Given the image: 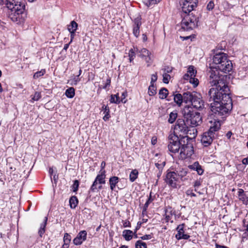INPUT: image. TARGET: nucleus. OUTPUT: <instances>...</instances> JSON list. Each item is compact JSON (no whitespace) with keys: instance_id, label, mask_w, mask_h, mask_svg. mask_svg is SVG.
<instances>
[{"instance_id":"6e6552de","label":"nucleus","mask_w":248,"mask_h":248,"mask_svg":"<svg viewBox=\"0 0 248 248\" xmlns=\"http://www.w3.org/2000/svg\"><path fill=\"white\" fill-rule=\"evenodd\" d=\"M184 136L183 135L178 136L173 134H170L168 137L169 140V143L168 145L169 151L172 153H178L180 151Z\"/></svg>"},{"instance_id":"58836bf2","label":"nucleus","mask_w":248,"mask_h":248,"mask_svg":"<svg viewBox=\"0 0 248 248\" xmlns=\"http://www.w3.org/2000/svg\"><path fill=\"white\" fill-rule=\"evenodd\" d=\"M79 185V182L78 180H75L74 181V183L71 186L73 192H77L78 189Z\"/></svg>"},{"instance_id":"b1692460","label":"nucleus","mask_w":248,"mask_h":248,"mask_svg":"<svg viewBox=\"0 0 248 248\" xmlns=\"http://www.w3.org/2000/svg\"><path fill=\"white\" fill-rule=\"evenodd\" d=\"M78 199L76 196H72L69 199V205L70 208L75 209L78 205Z\"/></svg>"},{"instance_id":"423d86ee","label":"nucleus","mask_w":248,"mask_h":248,"mask_svg":"<svg viewBox=\"0 0 248 248\" xmlns=\"http://www.w3.org/2000/svg\"><path fill=\"white\" fill-rule=\"evenodd\" d=\"M183 139L180 151V157L182 159H185L191 157L194 153L193 140L188 136H184Z\"/></svg>"},{"instance_id":"1a4fd4ad","label":"nucleus","mask_w":248,"mask_h":248,"mask_svg":"<svg viewBox=\"0 0 248 248\" xmlns=\"http://www.w3.org/2000/svg\"><path fill=\"white\" fill-rule=\"evenodd\" d=\"M188 125L189 124H187L186 120L178 119L174 125V132L172 134L178 136H187L188 132Z\"/></svg>"},{"instance_id":"de8ad7c7","label":"nucleus","mask_w":248,"mask_h":248,"mask_svg":"<svg viewBox=\"0 0 248 248\" xmlns=\"http://www.w3.org/2000/svg\"><path fill=\"white\" fill-rule=\"evenodd\" d=\"M165 164H166L165 162H162V163H161V164H159V163H155V167H156V168H158V170H163V169L164 167V166H165Z\"/></svg>"},{"instance_id":"2eb2a0df","label":"nucleus","mask_w":248,"mask_h":248,"mask_svg":"<svg viewBox=\"0 0 248 248\" xmlns=\"http://www.w3.org/2000/svg\"><path fill=\"white\" fill-rule=\"evenodd\" d=\"M6 6L9 10L14 9V7H19V5H25L24 2L18 1V0H6Z\"/></svg>"},{"instance_id":"3c124183","label":"nucleus","mask_w":248,"mask_h":248,"mask_svg":"<svg viewBox=\"0 0 248 248\" xmlns=\"http://www.w3.org/2000/svg\"><path fill=\"white\" fill-rule=\"evenodd\" d=\"M153 234L152 233H151V234H149L144 235L143 236H141L140 238L141 240H148V239H151L153 237Z\"/></svg>"},{"instance_id":"864d4df0","label":"nucleus","mask_w":248,"mask_h":248,"mask_svg":"<svg viewBox=\"0 0 248 248\" xmlns=\"http://www.w3.org/2000/svg\"><path fill=\"white\" fill-rule=\"evenodd\" d=\"M186 194L187 196L196 197V195L193 192L192 189H188L186 191Z\"/></svg>"},{"instance_id":"c03bdc74","label":"nucleus","mask_w":248,"mask_h":248,"mask_svg":"<svg viewBox=\"0 0 248 248\" xmlns=\"http://www.w3.org/2000/svg\"><path fill=\"white\" fill-rule=\"evenodd\" d=\"M98 181H96V178L95 179L94 181H93L92 185L91 186V188L90 189V191H91L92 192H93L95 191V190L97 189L96 187V185L97 184Z\"/></svg>"},{"instance_id":"a19ab883","label":"nucleus","mask_w":248,"mask_h":248,"mask_svg":"<svg viewBox=\"0 0 248 248\" xmlns=\"http://www.w3.org/2000/svg\"><path fill=\"white\" fill-rule=\"evenodd\" d=\"M189 82L192 83L194 87H196L199 84V80L197 78H195V77H190L189 79Z\"/></svg>"},{"instance_id":"f3484780","label":"nucleus","mask_w":248,"mask_h":248,"mask_svg":"<svg viewBox=\"0 0 248 248\" xmlns=\"http://www.w3.org/2000/svg\"><path fill=\"white\" fill-rule=\"evenodd\" d=\"M238 196L239 200L241 201L243 204L246 205L248 204V197L243 189L240 188L238 189Z\"/></svg>"},{"instance_id":"4d7b16f0","label":"nucleus","mask_w":248,"mask_h":248,"mask_svg":"<svg viewBox=\"0 0 248 248\" xmlns=\"http://www.w3.org/2000/svg\"><path fill=\"white\" fill-rule=\"evenodd\" d=\"M127 96V93L126 91H125V92H124L123 93H122V96H121V101L122 102L124 103H126V100L125 101H124V100L126 98V97Z\"/></svg>"},{"instance_id":"f03ea898","label":"nucleus","mask_w":248,"mask_h":248,"mask_svg":"<svg viewBox=\"0 0 248 248\" xmlns=\"http://www.w3.org/2000/svg\"><path fill=\"white\" fill-rule=\"evenodd\" d=\"M198 0H182L180 2L182 12L181 16L182 20L181 23V29L184 31H191L197 27L199 17L190 13L197 7Z\"/></svg>"},{"instance_id":"a878e982","label":"nucleus","mask_w":248,"mask_h":248,"mask_svg":"<svg viewBox=\"0 0 248 248\" xmlns=\"http://www.w3.org/2000/svg\"><path fill=\"white\" fill-rule=\"evenodd\" d=\"M66 96L69 98H72L75 95V90L73 87H70L66 89L65 92Z\"/></svg>"},{"instance_id":"9b49d317","label":"nucleus","mask_w":248,"mask_h":248,"mask_svg":"<svg viewBox=\"0 0 248 248\" xmlns=\"http://www.w3.org/2000/svg\"><path fill=\"white\" fill-rule=\"evenodd\" d=\"M185 226V223H182L179 225L176 229L177 233L175 235V238L178 240L181 239L187 240L190 237L188 234L184 233V229Z\"/></svg>"},{"instance_id":"5701e85b","label":"nucleus","mask_w":248,"mask_h":248,"mask_svg":"<svg viewBox=\"0 0 248 248\" xmlns=\"http://www.w3.org/2000/svg\"><path fill=\"white\" fill-rule=\"evenodd\" d=\"M169 94L168 90L166 88H162L158 93L159 98L161 99L167 98Z\"/></svg>"},{"instance_id":"20e7f679","label":"nucleus","mask_w":248,"mask_h":248,"mask_svg":"<svg viewBox=\"0 0 248 248\" xmlns=\"http://www.w3.org/2000/svg\"><path fill=\"white\" fill-rule=\"evenodd\" d=\"M182 113L187 123L192 127L197 126L202 123V117L199 112L193 110L190 105H186L182 110Z\"/></svg>"},{"instance_id":"8fccbe9b","label":"nucleus","mask_w":248,"mask_h":248,"mask_svg":"<svg viewBox=\"0 0 248 248\" xmlns=\"http://www.w3.org/2000/svg\"><path fill=\"white\" fill-rule=\"evenodd\" d=\"M202 180L201 179L196 180L193 184L194 187L195 188L199 187L202 185Z\"/></svg>"},{"instance_id":"ddd939ff","label":"nucleus","mask_w":248,"mask_h":248,"mask_svg":"<svg viewBox=\"0 0 248 248\" xmlns=\"http://www.w3.org/2000/svg\"><path fill=\"white\" fill-rule=\"evenodd\" d=\"M87 233L85 230L80 231L73 239V243L76 246L80 245L87 238Z\"/></svg>"},{"instance_id":"052dcab7","label":"nucleus","mask_w":248,"mask_h":248,"mask_svg":"<svg viewBox=\"0 0 248 248\" xmlns=\"http://www.w3.org/2000/svg\"><path fill=\"white\" fill-rule=\"evenodd\" d=\"M152 192L151 191L150 193V196L147 200V202H148L149 203H151L154 200V198H152Z\"/></svg>"},{"instance_id":"cd10ccee","label":"nucleus","mask_w":248,"mask_h":248,"mask_svg":"<svg viewBox=\"0 0 248 248\" xmlns=\"http://www.w3.org/2000/svg\"><path fill=\"white\" fill-rule=\"evenodd\" d=\"M139 172L137 170L135 169L132 170L130 173L129 180L131 182H134L138 177Z\"/></svg>"},{"instance_id":"bf43d9fd","label":"nucleus","mask_w":248,"mask_h":248,"mask_svg":"<svg viewBox=\"0 0 248 248\" xmlns=\"http://www.w3.org/2000/svg\"><path fill=\"white\" fill-rule=\"evenodd\" d=\"M70 33V42H72L73 41V40L74 39L75 36V31H69Z\"/></svg>"},{"instance_id":"0eeeda50","label":"nucleus","mask_w":248,"mask_h":248,"mask_svg":"<svg viewBox=\"0 0 248 248\" xmlns=\"http://www.w3.org/2000/svg\"><path fill=\"white\" fill-rule=\"evenodd\" d=\"M185 101L187 103H190L193 108H195L199 110H202L204 107V102L200 93L196 92H190L185 95Z\"/></svg>"},{"instance_id":"72a5a7b5","label":"nucleus","mask_w":248,"mask_h":248,"mask_svg":"<svg viewBox=\"0 0 248 248\" xmlns=\"http://www.w3.org/2000/svg\"><path fill=\"white\" fill-rule=\"evenodd\" d=\"M187 73L189 74L190 77H195L197 74V71L195 69V67L193 65L189 66L187 70Z\"/></svg>"},{"instance_id":"e2e57ef3","label":"nucleus","mask_w":248,"mask_h":248,"mask_svg":"<svg viewBox=\"0 0 248 248\" xmlns=\"http://www.w3.org/2000/svg\"><path fill=\"white\" fill-rule=\"evenodd\" d=\"M141 226V223H140V221H139L138 223H137V226L136 227L134 231L135 232H137L140 228Z\"/></svg>"},{"instance_id":"4468645a","label":"nucleus","mask_w":248,"mask_h":248,"mask_svg":"<svg viewBox=\"0 0 248 248\" xmlns=\"http://www.w3.org/2000/svg\"><path fill=\"white\" fill-rule=\"evenodd\" d=\"M175 172L177 174V176L179 180H181L182 182H184L186 180H188V177H187V174L188 172V170L186 168H180L177 170H175Z\"/></svg>"},{"instance_id":"ea45409f","label":"nucleus","mask_w":248,"mask_h":248,"mask_svg":"<svg viewBox=\"0 0 248 248\" xmlns=\"http://www.w3.org/2000/svg\"><path fill=\"white\" fill-rule=\"evenodd\" d=\"M170 78V76L167 73H164L163 74V82L164 83H169V80Z\"/></svg>"},{"instance_id":"a18cd8bd","label":"nucleus","mask_w":248,"mask_h":248,"mask_svg":"<svg viewBox=\"0 0 248 248\" xmlns=\"http://www.w3.org/2000/svg\"><path fill=\"white\" fill-rule=\"evenodd\" d=\"M215 6L214 2L213 0H211L209 2V3L207 4L206 8L207 10L208 11H211L212 10Z\"/></svg>"},{"instance_id":"6e6d98bb","label":"nucleus","mask_w":248,"mask_h":248,"mask_svg":"<svg viewBox=\"0 0 248 248\" xmlns=\"http://www.w3.org/2000/svg\"><path fill=\"white\" fill-rule=\"evenodd\" d=\"M111 83V79L110 78H107L106 80V83L104 84V85L103 86L102 88L106 89L107 88L110 86Z\"/></svg>"},{"instance_id":"79ce46f5","label":"nucleus","mask_w":248,"mask_h":248,"mask_svg":"<svg viewBox=\"0 0 248 248\" xmlns=\"http://www.w3.org/2000/svg\"><path fill=\"white\" fill-rule=\"evenodd\" d=\"M41 93L40 92H36L31 98V99L33 101H38L41 98Z\"/></svg>"},{"instance_id":"69168bd1","label":"nucleus","mask_w":248,"mask_h":248,"mask_svg":"<svg viewBox=\"0 0 248 248\" xmlns=\"http://www.w3.org/2000/svg\"><path fill=\"white\" fill-rule=\"evenodd\" d=\"M242 163L243 164L247 165H248V156L246 158H244L242 160Z\"/></svg>"},{"instance_id":"338daca9","label":"nucleus","mask_w":248,"mask_h":248,"mask_svg":"<svg viewBox=\"0 0 248 248\" xmlns=\"http://www.w3.org/2000/svg\"><path fill=\"white\" fill-rule=\"evenodd\" d=\"M149 204H150V203L146 201L145 203L144 204V206H143V208H142V209H144V212L147 211V208H148V206H149Z\"/></svg>"},{"instance_id":"f257e3e1","label":"nucleus","mask_w":248,"mask_h":248,"mask_svg":"<svg viewBox=\"0 0 248 248\" xmlns=\"http://www.w3.org/2000/svg\"><path fill=\"white\" fill-rule=\"evenodd\" d=\"M210 78L213 79L210 82L215 87L211 88L207 93L213 121H210L209 130L203 134L201 141L204 147H208L214 139L217 138V132L220 129L221 120L230 114L232 108V101L231 91L224 77L218 76L215 71H212Z\"/></svg>"},{"instance_id":"e433bc0d","label":"nucleus","mask_w":248,"mask_h":248,"mask_svg":"<svg viewBox=\"0 0 248 248\" xmlns=\"http://www.w3.org/2000/svg\"><path fill=\"white\" fill-rule=\"evenodd\" d=\"M136 248H147L146 243L141 240H138L135 243Z\"/></svg>"},{"instance_id":"4c0bfd02","label":"nucleus","mask_w":248,"mask_h":248,"mask_svg":"<svg viewBox=\"0 0 248 248\" xmlns=\"http://www.w3.org/2000/svg\"><path fill=\"white\" fill-rule=\"evenodd\" d=\"M63 242L65 243V245H69V244L71 240V235L68 233H65L64 236H63Z\"/></svg>"},{"instance_id":"aec40b11","label":"nucleus","mask_w":248,"mask_h":248,"mask_svg":"<svg viewBox=\"0 0 248 248\" xmlns=\"http://www.w3.org/2000/svg\"><path fill=\"white\" fill-rule=\"evenodd\" d=\"M47 219V217H45L43 222L40 225V227L38 231V234L41 237H42L43 235L45 232Z\"/></svg>"},{"instance_id":"5fc2aeb1","label":"nucleus","mask_w":248,"mask_h":248,"mask_svg":"<svg viewBox=\"0 0 248 248\" xmlns=\"http://www.w3.org/2000/svg\"><path fill=\"white\" fill-rule=\"evenodd\" d=\"M163 70L164 71V73H170L172 72V68L171 67H169L168 66H166L163 69Z\"/></svg>"},{"instance_id":"bb28decb","label":"nucleus","mask_w":248,"mask_h":248,"mask_svg":"<svg viewBox=\"0 0 248 248\" xmlns=\"http://www.w3.org/2000/svg\"><path fill=\"white\" fill-rule=\"evenodd\" d=\"M138 53H139V56L144 59L146 56L151 55V53L146 48H143L140 50L139 49Z\"/></svg>"},{"instance_id":"c85d7f7f","label":"nucleus","mask_w":248,"mask_h":248,"mask_svg":"<svg viewBox=\"0 0 248 248\" xmlns=\"http://www.w3.org/2000/svg\"><path fill=\"white\" fill-rule=\"evenodd\" d=\"M178 116L177 112L176 111H173L170 113L169 115V118L168 119V122L170 124H173L177 119Z\"/></svg>"},{"instance_id":"603ef678","label":"nucleus","mask_w":248,"mask_h":248,"mask_svg":"<svg viewBox=\"0 0 248 248\" xmlns=\"http://www.w3.org/2000/svg\"><path fill=\"white\" fill-rule=\"evenodd\" d=\"M110 102L111 103H115L117 104H119L120 103L118 99H115L114 95L113 94H111L110 96Z\"/></svg>"},{"instance_id":"09e8293b","label":"nucleus","mask_w":248,"mask_h":248,"mask_svg":"<svg viewBox=\"0 0 248 248\" xmlns=\"http://www.w3.org/2000/svg\"><path fill=\"white\" fill-rule=\"evenodd\" d=\"M144 60L145 61L146 63H147V66H150L151 64L152 63V60L151 59L150 55H148V56H146Z\"/></svg>"},{"instance_id":"6ab92c4d","label":"nucleus","mask_w":248,"mask_h":248,"mask_svg":"<svg viewBox=\"0 0 248 248\" xmlns=\"http://www.w3.org/2000/svg\"><path fill=\"white\" fill-rule=\"evenodd\" d=\"M101 110L103 111V113L105 114V115L103 118V120L105 122L108 121L110 117V115L109 114L110 110L108 106L104 104L103 105Z\"/></svg>"},{"instance_id":"f8f14e48","label":"nucleus","mask_w":248,"mask_h":248,"mask_svg":"<svg viewBox=\"0 0 248 248\" xmlns=\"http://www.w3.org/2000/svg\"><path fill=\"white\" fill-rule=\"evenodd\" d=\"M189 92H184L183 94L178 93L177 91L173 92V100L174 102L179 106L180 107L183 102L187 104V102L185 101V95L188 93Z\"/></svg>"},{"instance_id":"412c9836","label":"nucleus","mask_w":248,"mask_h":248,"mask_svg":"<svg viewBox=\"0 0 248 248\" xmlns=\"http://www.w3.org/2000/svg\"><path fill=\"white\" fill-rule=\"evenodd\" d=\"M119 178L117 176H112L109 178V183L110 185V188L111 190H113L115 188L117 184L119 181Z\"/></svg>"},{"instance_id":"680f3d73","label":"nucleus","mask_w":248,"mask_h":248,"mask_svg":"<svg viewBox=\"0 0 248 248\" xmlns=\"http://www.w3.org/2000/svg\"><path fill=\"white\" fill-rule=\"evenodd\" d=\"M80 79L78 77H77V76L73 78V81H74L73 84L77 85V83L80 81Z\"/></svg>"},{"instance_id":"9d476101","label":"nucleus","mask_w":248,"mask_h":248,"mask_svg":"<svg viewBox=\"0 0 248 248\" xmlns=\"http://www.w3.org/2000/svg\"><path fill=\"white\" fill-rule=\"evenodd\" d=\"M175 171L168 170L166 171V176L164 180L170 186L173 188H177V182L179 180Z\"/></svg>"},{"instance_id":"39448f33","label":"nucleus","mask_w":248,"mask_h":248,"mask_svg":"<svg viewBox=\"0 0 248 248\" xmlns=\"http://www.w3.org/2000/svg\"><path fill=\"white\" fill-rule=\"evenodd\" d=\"M14 7V9L9 10L8 12V17L14 22L17 24H23L27 16V11L26 10V5H19Z\"/></svg>"},{"instance_id":"393cba45","label":"nucleus","mask_w":248,"mask_h":248,"mask_svg":"<svg viewBox=\"0 0 248 248\" xmlns=\"http://www.w3.org/2000/svg\"><path fill=\"white\" fill-rule=\"evenodd\" d=\"M106 171L104 170L101 174H98L96 177V181H98L100 184H104L105 183V174Z\"/></svg>"},{"instance_id":"f704fd0d","label":"nucleus","mask_w":248,"mask_h":248,"mask_svg":"<svg viewBox=\"0 0 248 248\" xmlns=\"http://www.w3.org/2000/svg\"><path fill=\"white\" fill-rule=\"evenodd\" d=\"M46 72L45 69H42L39 71L35 72L33 76L34 79H37L43 76H44Z\"/></svg>"},{"instance_id":"7ed1b4c3","label":"nucleus","mask_w":248,"mask_h":248,"mask_svg":"<svg viewBox=\"0 0 248 248\" xmlns=\"http://www.w3.org/2000/svg\"><path fill=\"white\" fill-rule=\"evenodd\" d=\"M215 53L213 58V63L217 66L215 68L225 73H227L232 71V64L231 61L228 59V56L227 54L219 52Z\"/></svg>"},{"instance_id":"0e129e2a","label":"nucleus","mask_w":248,"mask_h":248,"mask_svg":"<svg viewBox=\"0 0 248 248\" xmlns=\"http://www.w3.org/2000/svg\"><path fill=\"white\" fill-rule=\"evenodd\" d=\"M190 78V76L188 73L185 74L183 76V78L184 80H189Z\"/></svg>"},{"instance_id":"49530a36","label":"nucleus","mask_w":248,"mask_h":248,"mask_svg":"<svg viewBox=\"0 0 248 248\" xmlns=\"http://www.w3.org/2000/svg\"><path fill=\"white\" fill-rule=\"evenodd\" d=\"M157 79V73H155L154 74H152L151 76V84H155V83Z\"/></svg>"},{"instance_id":"13d9d810","label":"nucleus","mask_w":248,"mask_h":248,"mask_svg":"<svg viewBox=\"0 0 248 248\" xmlns=\"http://www.w3.org/2000/svg\"><path fill=\"white\" fill-rule=\"evenodd\" d=\"M123 222L124 227V228L131 227V223L128 220H125V221L123 220Z\"/></svg>"},{"instance_id":"c756f323","label":"nucleus","mask_w":248,"mask_h":248,"mask_svg":"<svg viewBox=\"0 0 248 248\" xmlns=\"http://www.w3.org/2000/svg\"><path fill=\"white\" fill-rule=\"evenodd\" d=\"M148 93L150 96L155 95L156 93V87L155 84H150L148 88Z\"/></svg>"},{"instance_id":"2f4dec72","label":"nucleus","mask_w":248,"mask_h":248,"mask_svg":"<svg viewBox=\"0 0 248 248\" xmlns=\"http://www.w3.org/2000/svg\"><path fill=\"white\" fill-rule=\"evenodd\" d=\"M161 0H145L143 2L146 6L149 7L153 4H156L159 3Z\"/></svg>"},{"instance_id":"c9c22d12","label":"nucleus","mask_w":248,"mask_h":248,"mask_svg":"<svg viewBox=\"0 0 248 248\" xmlns=\"http://www.w3.org/2000/svg\"><path fill=\"white\" fill-rule=\"evenodd\" d=\"M165 213L170 215V216L175 215L176 211L171 206H168L165 209Z\"/></svg>"},{"instance_id":"37998d69","label":"nucleus","mask_w":248,"mask_h":248,"mask_svg":"<svg viewBox=\"0 0 248 248\" xmlns=\"http://www.w3.org/2000/svg\"><path fill=\"white\" fill-rule=\"evenodd\" d=\"M140 28L139 27L133 26V33L137 38H138L140 35Z\"/></svg>"},{"instance_id":"7c9ffc66","label":"nucleus","mask_w":248,"mask_h":248,"mask_svg":"<svg viewBox=\"0 0 248 248\" xmlns=\"http://www.w3.org/2000/svg\"><path fill=\"white\" fill-rule=\"evenodd\" d=\"M78 27V23L74 20L70 22L69 25L68 26L67 29L68 31H76Z\"/></svg>"},{"instance_id":"4be33fe9","label":"nucleus","mask_w":248,"mask_h":248,"mask_svg":"<svg viewBox=\"0 0 248 248\" xmlns=\"http://www.w3.org/2000/svg\"><path fill=\"white\" fill-rule=\"evenodd\" d=\"M133 232L130 230H124L123 232V236L126 241H130L133 238Z\"/></svg>"},{"instance_id":"473e14b6","label":"nucleus","mask_w":248,"mask_h":248,"mask_svg":"<svg viewBox=\"0 0 248 248\" xmlns=\"http://www.w3.org/2000/svg\"><path fill=\"white\" fill-rule=\"evenodd\" d=\"M134 25L133 26L140 28L141 25V16L139 15L137 17L134 19Z\"/></svg>"},{"instance_id":"dca6fc26","label":"nucleus","mask_w":248,"mask_h":248,"mask_svg":"<svg viewBox=\"0 0 248 248\" xmlns=\"http://www.w3.org/2000/svg\"><path fill=\"white\" fill-rule=\"evenodd\" d=\"M188 167L191 170H196L197 173L200 175H202L204 172V170L198 161H196L193 164L189 165Z\"/></svg>"},{"instance_id":"774afa93","label":"nucleus","mask_w":248,"mask_h":248,"mask_svg":"<svg viewBox=\"0 0 248 248\" xmlns=\"http://www.w3.org/2000/svg\"><path fill=\"white\" fill-rule=\"evenodd\" d=\"M216 248H229L226 246L220 245L217 243L216 244Z\"/></svg>"},{"instance_id":"a211bd4d","label":"nucleus","mask_w":248,"mask_h":248,"mask_svg":"<svg viewBox=\"0 0 248 248\" xmlns=\"http://www.w3.org/2000/svg\"><path fill=\"white\" fill-rule=\"evenodd\" d=\"M139 49L137 47H133L129 50L128 57L129 62L134 64V60L136 57V53H138Z\"/></svg>"}]
</instances>
